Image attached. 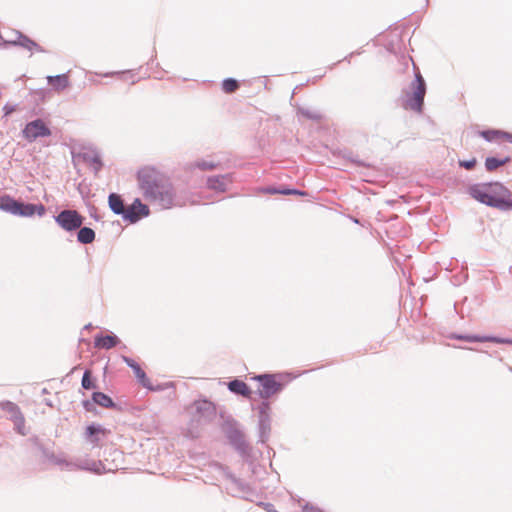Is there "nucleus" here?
<instances>
[{"label": "nucleus", "instance_id": "9d476101", "mask_svg": "<svg viewBox=\"0 0 512 512\" xmlns=\"http://www.w3.org/2000/svg\"><path fill=\"white\" fill-rule=\"evenodd\" d=\"M95 405H99L107 409L121 410L119 405L116 404L109 395L99 391L92 393L91 400L86 399L82 401V406L87 412H95Z\"/></svg>", "mask_w": 512, "mask_h": 512}, {"label": "nucleus", "instance_id": "ddd939ff", "mask_svg": "<svg viewBox=\"0 0 512 512\" xmlns=\"http://www.w3.org/2000/svg\"><path fill=\"white\" fill-rule=\"evenodd\" d=\"M11 33L14 35V38L3 39L0 36V39L2 41L0 46L5 47V48L9 47V46L21 47L27 51L30 50V46H31L33 39H31L29 36H27L26 34L22 33L19 30H12Z\"/></svg>", "mask_w": 512, "mask_h": 512}, {"label": "nucleus", "instance_id": "412c9836", "mask_svg": "<svg viewBox=\"0 0 512 512\" xmlns=\"http://www.w3.org/2000/svg\"><path fill=\"white\" fill-rule=\"evenodd\" d=\"M109 430L97 423H91L85 429V438L92 444H97L100 441L99 435H106Z\"/></svg>", "mask_w": 512, "mask_h": 512}, {"label": "nucleus", "instance_id": "a19ab883", "mask_svg": "<svg viewBox=\"0 0 512 512\" xmlns=\"http://www.w3.org/2000/svg\"><path fill=\"white\" fill-rule=\"evenodd\" d=\"M280 191H281V187L280 188H276V187H266L263 189V192L267 193V194H271V195H275V194H280Z\"/></svg>", "mask_w": 512, "mask_h": 512}, {"label": "nucleus", "instance_id": "37998d69", "mask_svg": "<svg viewBox=\"0 0 512 512\" xmlns=\"http://www.w3.org/2000/svg\"><path fill=\"white\" fill-rule=\"evenodd\" d=\"M302 512H323L322 510H320L319 508L317 507H314L310 504H305L302 508Z\"/></svg>", "mask_w": 512, "mask_h": 512}, {"label": "nucleus", "instance_id": "a18cd8bd", "mask_svg": "<svg viewBox=\"0 0 512 512\" xmlns=\"http://www.w3.org/2000/svg\"><path fill=\"white\" fill-rule=\"evenodd\" d=\"M501 138H504L510 143H512V133L501 130Z\"/></svg>", "mask_w": 512, "mask_h": 512}, {"label": "nucleus", "instance_id": "a878e982", "mask_svg": "<svg viewBox=\"0 0 512 512\" xmlns=\"http://www.w3.org/2000/svg\"><path fill=\"white\" fill-rule=\"evenodd\" d=\"M510 161H511L510 156H506L503 159H500V158H497L494 156H489L485 160V168L487 171L492 172V171H495L496 169H498L499 167L509 163Z\"/></svg>", "mask_w": 512, "mask_h": 512}, {"label": "nucleus", "instance_id": "0eeeda50", "mask_svg": "<svg viewBox=\"0 0 512 512\" xmlns=\"http://www.w3.org/2000/svg\"><path fill=\"white\" fill-rule=\"evenodd\" d=\"M251 379L259 382L261 388L256 393L261 399H269L284 389V384L277 381L276 375L271 373L258 374Z\"/></svg>", "mask_w": 512, "mask_h": 512}, {"label": "nucleus", "instance_id": "5701e85b", "mask_svg": "<svg viewBox=\"0 0 512 512\" xmlns=\"http://www.w3.org/2000/svg\"><path fill=\"white\" fill-rule=\"evenodd\" d=\"M47 82L56 91H63L69 86V78L67 74L47 76Z\"/></svg>", "mask_w": 512, "mask_h": 512}, {"label": "nucleus", "instance_id": "f3484780", "mask_svg": "<svg viewBox=\"0 0 512 512\" xmlns=\"http://www.w3.org/2000/svg\"><path fill=\"white\" fill-rule=\"evenodd\" d=\"M232 181L231 174L209 176L206 180V186L216 192H225L227 185Z\"/></svg>", "mask_w": 512, "mask_h": 512}, {"label": "nucleus", "instance_id": "49530a36", "mask_svg": "<svg viewBox=\"0 0 512 512\" xmlns=\"http://www.w3.org/2000/svg\"><path fill=\"white\" fill-rule=\"evenodd\" d=\"M351 161L353 163H355L357 166H363V167H367L368 166L364 161L359 160L358 158H351Z\"/></svg>", "mask_w": 512, "mask_h": 512}, {"label": "nucleus", "instance_id": "473e14b6", "mask_svg": "<svg viewBox=\"0 0 512 512\" xmlns=\"http://www.w3.org/2000/svg\"><path fill=\"white\" fill-rule=\"evenodd\" d=\"M482 342H492L497 344H509L512 345V339L510 338H502L491 335H482Z\"/></svg>", "mask_w": 512, "mask_h": 512}, {"label": "nucleus", "instance_id": "f704fd0d", "mask_svg": "<svg viewBox=\"0 0 512 512\" xmlns=\"http://www.w3.org/2000/svg\"><path fill=\"white\" fill-rule=\"evenodd\" d=\"M258 415H268L271 414V406L268 399H263V401L257 407Z\"/></svg>", "mask_w": 512, "mask_h": 512}, {"label": "nucleus", "instance_id": "dca6fc26", "mask_svg": "<svg viewBox=\"0 0 512 512\" xmlns=\"http://www.w3.org/2000/svg\"><path fill=\"white\" fill-rule=\"evenodd\" d=\"M229 494L233 497H239L245 500H250L249 495L254 494V489L244 480L237 478L229 490Z\"/></svg>", "mask_w": 512, "mask_h": 512}, {"label": "nucleus", "instance_id": "c03bdc74", "mask_svg": "<svg viewBox=\"0 0 512 512\" xmlns=\"http://www.w3.org/2000/svg\"><path fill=\"white\" fill-rule=\"evenodd\" d=\"M125 73H131L134 76L135 75V70H128V71H122V72H111V73H106L103 76L104 77H109V76H112V75H120V74H125Z\"/></svg>", "mask_w": 512, "mask_h": 512}, {"label": "nucleus", "instance_id": "2f4dec72", "mask_svg": "<svg viewBox=\"0 0 512 512\" xmlns=\"http://www.w3.org/2000/svg\"><path fill=\"white\" fill-rule=\"evenodd\" d=\"M480 136L487 142H492L498 138H501V130L498 129H486L480 132Z\"/></svg>", "mask_w": 512, "mask_h": 512}, {"label": "nucleus", "instance_id": "6ab92c4d", "mask_svg": "<svg viewBox=\"0 0 512 512\" xmlns=\"http://www.w3.org/2000/svg\"><path fill=\"white\" fill-rule=\"evenodd\" d=\"M120 339L113 333L110 334H96L94 337V346L98 349H111L120 343Z\"/></svg>", "mask_w": 512, "mask_h": 512}, {"label": "nucleus", "instance_id": "1a4fd4ad", "mask_svg": "<svg viewBox=\"0 0 512 512\" xmlns=\"http://www.w3.org/2000/svg\"><path fill=\"white\" fill-rule=\"evenodd\" d=\"M51 133V129L40 118L28 122L22 130L23 137L28 142H33L40 137H49Z\"/></svg>", "mask_w": 512, "mask_h": 512}, {"label": "nucleus", "instance_id": "7c9ffc66", "mask_svg": "<svg viewBox=\"0 0 512 512\" xmlns=\"http://www.w3.org/2000/svg\"><path fill=\"white\" fill-rule=\"evenodd\" d=\"M239 88V82L234 78H225L222 81V90L225 93H233Z\"/></svg>", "mask_w": 512, "mask_h": 512}, {"label": "nucleus", "instance_id": "c9c22d12", "mask_svg": "<svg viewBox=\"0 0 512 512\" xmlns=\"http://www.w3.org/2000/svg\"><path fill=\"white\" fill-rule=\"evenodd\" d=\"M280 195H299V196H304V195H306V192L305 191H301V190L296 189V188H288V187L282 186L281 187V191H280Z\"/></svg>", "mask_w": 512, "mask_h": 512}, {"label": "nucleus", "instance_id": "58836bf2", "mask_svg": "<svg viewBox=\"0 0 512 512\" xmlns=\"http://www.w3.org/2000/svg\"><path fill=\"white\" fill-rule=\"evenodd\" d=\"M31 53L33 52H38V53H45L46 50L40 46L36 41H32L31 43V46H30V50H29Z\"/></svg>", "mask_w": 512, "mask_h": 512}, {"label": "nucleus", "instance_id": "c85d7f7f", "mask_svg": "<svg viewBox=\"0 0 512 512\" xmlns=\"http://www.w3.org/2000/svg\"><path fill=\"white\" fill-rule=\"evenodd\" d=\"M81 386L85 390H90L96 388V381L92 376V372L86 369L83 373Z\"/></svg>", "mask_w": 512, "mask_h": 512}, {"label": "nucleus", "instance_id": "393cba45", "mask_svg": "<svg viewBox=\"0 0 512 512\" xmlns=\"http://www.w3.org/2000/svg\"><path fill=\"white\" fill-rule=\"evenodd\" d=\"M77 241L81 244H90L95 240L96 233L90 227H82L77 229Z\"/></svg>", "mask_w": 512, "mask_h": 512}, {"label": "nucleus", "instance_id": "a211bd4d", "mask_svg": "<svg viewBox=\"0 0 512 512\" xmlns=\"http://www.w3.org/2000/svg\"><path fill=\"white\" fill-rule=\"evenodd\" d=\"M228 390L238 396H242L246 399L252 400V390L251 388L240 379H233L227 384Z\"/></svg>", "mask_w": 512, "mask_h": 512}, {"label": "nucleus", "instance_id": "423d86ee", "mask_svg": "<svg viewBox=\"0 0 512 512\" xmlns=\"http://www.w3.org/2000/svg\"><path fill=\"white\" fill-rule=\"evenodd\" d=\"M191 409V423L196 427L211 423L217 415L215 404L206 398L195 400Z\"/></svg>", "mask_w": 512, "mask_h": 512}, {"label": "nucleus", "instance_id": "4c0bfd02", "mask_svg": "<svg viewBox=\"0 0 512 512\" xmlns=\"http://www.w3.org/2000/svg\"><path fill=\"white\" fill-rule=\"evenodd\" d=\"M50 461L53 462L54 464L60 466L62 469L66 463V460L64 457H60V456H55V455H52L50 458Z\"/></svg>", "mask_w": 512, "mask_h": 512}, {"label": "nucleus", "instance_id": "2eb2a0df", "mask_svg": "<svg viewBox=\"0 0 512 512\" xmlns=\"http://www.w3.org/2000/svg\"><path fill=\"white\" fill-rule=\"evenodd\" d=\"M271 414L268 415H258V442L261 444H266L271 435Z\"/></svg>", "mask_w": 512, "mask_h": 512}, {"label": "nucleus", "instance_id": "4be33fe9", "mask_svg": "<svg viewBox=\"0 0 512 512\" xmlns=\"http://www.w3.org/2000/svg\"><path fill=\"white\" fill-rule=\"evenodd\" d=\"M20 201L8 194H4L0 196V210L17 216Z\"/></svg>", "mask_w": 512, "mask_h": 512}, {"label": "nucleus", "instance_id": "79ce46f5", "mask_svg": "<svg viewBox=\"0 0 512 512\" xmlns=\"http://www.w3.org/2000/svg\"><path fill=\"white\" fill-rule=\"evenodd\" d=\"M258 505L262 506L267 512H277L272 503L260 502Z\"/></svg>", "mask_w": 512, "mask_h": 512}, {"label": "nucleus", "instance_id": "20e7f679", "mask_svg": "<svg viewBox=\"0 0 512 512\" xmlns=\"http://www.w3.org/2000/svg\"><path fill=\"white\" fill-rule=\"evenodd\" d=\"M223 431L233 449L245 462L250 463L253 458L252 447L246 441L243 431L239 428V423L233 418H228L224 421Z\"/></svg>", "mask_w": 512, "mask_h": 512}, {"label": "nucleus", "instance_id": "f257e3e1", "mask_svg": "<svg viewBox=\"0 0 512 512\" xmlns=\"http://www.w3.org/2000/svg\"><path fill=\"white\" fill-rule=\"evenodd\" d=\"M139 188L144 198L161 209L182 206L173 184L154 168H143L137 173Z\"/></svg>", "mask_w": 512, "mask_h": 512}, {"label": "nucleus", "instance_id": "c756f323", "mask_svg": "<svg viewBox=\"0 0 512 512\" xmlns=\"http://www.w3.org/2000/svg\"><path fill=\"white\" fill-rule=\"evenodd\" d=\"M191 167L197 168L202 171H210V170H214L215 168H217L218 163L201 159V160H197L194 163H192Z\"/></svg>", "mask_w": 512, "mask_h": 512}, {"label": "nucleus", "instance_id": "9b49d317", "mask_svg": "<svg viewBox=\"0 0 512 512\" xmlns=\"http://www.w3.org/2000/svg\"><path fill=\"white\" fill-rule=\"evenodd\" d=\"M1 409L8 414V419L14 423L15 430L21 434L25 435V418L23 413L21 412L20 407L11 401H2L0 402Z\"/></svg>", "mask_w": 512, "mask_h": 512}, {"label": "nucleus", "instance_id": "09e8293b", "mask_svg": "<svg viewBox=\"0 0 512 512\" xmlns=\"http://www.w3.org/2000/svg\"><path fill=\"white\" fill-rule=\"evenodd\" d=\"M355 54H360L359 51H356V52H352L350 53L349 55L345 56L341 61H347V62H350V58L355 55Z\"/></svg>", "mask_w": 512, "mask_h": 512}, {"label": "nucleus", "instance_id": "72a5a7b5", "mask_svg": "<svg viewBox=\"0 0 512 512\" xmlns=\"http://www.w3.org/2000/svg\"><path fill=\"white\" fill-rule=\"evenodd\" d=\"M83 459H76V460H66V463L63 467V469L68 471H74V470H83Z\"/></svg>", "mask_w": 512, "mask_h": 512}, {"label": "nucleus", "instance_id": "bb28decb", "mask_svg": "<svg viewBox=\"0 0 512 512\" xmlns=\"http://www.w3.org/2000/svg\"><path fill=\"white\" fill-rule=\"evenodd\" d=\"M298 114H300L301 116H303L309 120H313V121H320L322 119L321 112L316 109L299 107Z\"/></svg>", "mask_w": 512, "mask_h": 512}, {"label": "nucleus", "instance_id": "e433bc0d", "mask_svg": "<svg viewBox=\"0 0 512 512\" xmlns=\"http://www.w3.org/2000/svg\"><path fill=\"white\" fill-rule=\"evenodd\" d=\"M459 166L466 170H473L477 164L476 158H471L469 160H459Z\"/></svg>", "mask_w": 512, "mask_h": 512}, {"label": "nucleus", "instance_id": "6e6552de", "mask_svg": "<svg viewBox=\"0 0 512 512\" xmlns=\"http://www.w3.org/2000/svg\"><path fill=\"white\" fill-rule=\"evenodd\" d=\"M55 222L65 231L73 232L82 226L85 218L77 211L64 209L53 216Z\"/></svg>", "mask_w": 512, "mask_h": 512}, {"label": "nucleus", "instance_id": "ea45409f", "mask_svg": "<svg viewBox=\"0 0 512 512\" xmlns=\"http://www.w3.org/2000/svg\"><path fill=\"white\" fill-rule=\"evenodd\" d=\"M223 471L225 478L228 479L231 484H234L238 477H236L228 468H224Z\"/></svg>", "mask_w": 512, "mask_h": 512}, {"label": "nucleus", "instance_id": "4468645a", "mask_svg": "<svg viewBox=\"0 0 512 512\" xmlns=\"http://www.w3.org/2000/svg\"><path fill=\"white\" fill-rule=\"evenodd\" d=\"M46 214V207L39 203H28L24 201H20L19 209L17 212V216L20 217H32L34 215H38L39 217H43Z\"/></svg>", "mask_w": 512, "mask_h": 512}, {"label": "nucleus", "instance_id": "f8f14e48", "mask_svg": "<svg viewBox=\"0 0 512 512\" xmlns=\"http://www.w3.org/2000/svg\"><path fill=\"white\" fill-rule=\"evenodd\" d=\"M123 362L133 370L138 382L141 386L144 388L150 390V391H161L163 390V387L161 385L154 386L149 378L147 377L145 371L141 368V366L131 357L122 355L121 356Z\"/></svg>", "mask_w": 512, "mask_h": 512}, {"label": "nucleus", "instance_id": "f03ea898", "mask_svg": "<svg viewBox=\"0 0 512 512\" xmlns=\"http://www.w3.org/2000/svg\"><path fill=\"white\" fill-rule=\"evenodd\" d=\"M467 192L481 204L501 211L512 210V193L500 182L472 184Z\"/></svg>", "mask_w": 512, "mask_h": 512}, {"label": "nucleus", "instance_id": "b1692460", "mask_svg": "<svg viewBox=\"0 0 512 512\" xmlns=\"http://www.w3.org/2000/svg\"><path fill=\"white\" fill-rule=\"evenodd\" d=\"M83 465H84V467H83L84 471L93 472L98 475H101V474L111 471V469L105 468V465L103 464V462L101 460L95 461V460L83 459Z\"/></svg>", "mask_w": 512, "mask_h": 512}, {"label": "nucleus", "instance_id": "8fccbe9b", "mask_svg": "<svg viewBox=\"0 0 512 512\" xmlns=\"http://www.w3.org/2000/svg\"><path fill=\"white\" fill-rule=\"evenodd\" d=\"M351 220L356 223V224H360V221L358 218H355V217H351Z\"/></svg>", "mask_w": 512, "mask_h": 512}, {"label": "nucleus", "instance_id": "aec40b11", "mask_svg": "<svg viewBox=\"0 0 512 512\" xmlns=\"http://www.w3.org/2000/svg\"><path fill=\"white\" fill-rule=\"evenodd\" d=\"M80 157L85 163L92 165L95 174H98L103 168L104 164L97 150L82 152L80 153Z\"/></svg>", "mask_w": 512, "mask_h": 512}, {"label": "nucleus", "instance_id": "603ef678", "mask_svg": "<svg viewBox=\"0 0 512 512\" xmlns=\"http://www.w3.org/2000/svg\"><path fill=\"white\" fill-rule=\"evenodd\" d=\"M91 327H92L91 324H87V325L84 326V329H90Z\"/></svg>", "mask_w": 512, "mask_h": 512}, {"label": "nucleus", "instance_id": "de8ad7c7", "mask_svg": "<svg viewBox=\"0 0 512 512\" xmlns=\"http://www.w3.org/2000/svg\"><path fill=\"white\" fill-rule=\"evenodd\" d=\"M4 110H5V115H9V114H11L15 110V107L14 106L5 105L4 106Z\"/></svg>", "mask_w": 512, "mask_h": 512}, {"label": "nucleus", "instance_id": "7ed1b4c3", "mask_svg": "<svg viewBox=\"0 0 512 512\" xmlns=\"http://www.w3.org/2000/svg\"><path fill=\"white\" fill-rule=\"evenodd\" d=\"M108 206L115 215H120L128 223H137L143 217L150 214L149 206L136 198L133 203L126 207L122 196L118 193H110L108 196Z\"/></svg>", "mask_w": 512, "mask_h": 512}, {"label": "nucleus", "instance_id": "cd10ccee", "mask_svg": "<svg viewBox=\"0 0 512 512\" xmlns=\"http://www.w3.org/2000/svg\"><path fill=\"white\" fill-rule=\"evenodd\" d=\"M449 338L455 339V340L466 341V342H470V343L482 342V335H477V334L452 333V334H450Z\"/></svg>", "mask_w": 512, "mask_h": 512}, {"label": "nucleus", "instance_id": "3c124183", "mask_svg": "<svg viewBox=\"0 0 512 512\" xmlns=\"http://www.w3.org/2000/svg\"><path fill=\"white\" fill-rule=\"evenodd\" d=\"M91 217H93L96 221L99 220L98 216L96 215V213H91Z\"/></svg>", "mask_w": 512, "mask_h": 512}, {"label": "nucleus", "instance_id": "39448f33", "mask_svg": "<svg viewBox=\"0 0 512 512\" xmlns=\"http://www.w3.org/2000/svg\"><path fill=\"white\" fill-rule=\"evenodd\" d=\"M414 80L410 83L409 89L405 91L403 106L414 112L421 113L424 106V98L427 92V85L419 68L413 63Z\"/></svg>", "mask_w": 512, "mask_h": 512}]
</instances>
